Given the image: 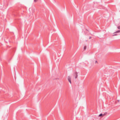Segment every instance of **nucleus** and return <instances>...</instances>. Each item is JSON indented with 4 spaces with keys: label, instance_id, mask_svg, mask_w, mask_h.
<instances>
[{
    "label": "nucleus",
    "instance_id": "1",
    "mask_svg": "<svg viewBox=\"0 0 120 120\" xmlns=\"http://www.w3.org/2000/svg\"><path fill=\"white\" fill-rule=\"evenodd\" d=\"M74 76H75V79H76L78 77L77 73L76 72H75L74 74Z\"/></svg>",
    "mask_w": 120,
    "mask_h": 120
},
{
    "label": "nucleus",
    "instance_id": "2",
    "mask_svg": "<svg viewBox=\"0 0 120 120\" xmlns=\"http://www.w3.org/2000/svg\"><path fill=\"white\" fill-rule=\"evenodd\" d=\"M68 79L69 81L70 82L71 84V78L70 76H68Z\"/></svg>",
    "mask_w": 120,
    "mask_h": 120
},
{
    "label": "nucleus",
    "instance_id": "3",
    "mask_svg": "<svg viewBox=\"0 0 120 120\" xmlns=\"http://www.w3.org/2000/svg\"><path fill=\"white\" fill-rule=\"evenodd\" d=\"M120 32V30H118L117 31H116L114 33H119V32Z\"/></svg>",
    "mask_w": 120,
    "mask_h": 120
},
{
    "label": "nucleus",
    "instance_id": "4",
    "mask_svg": "<svg viewBox=\"0 0 120 120\" xmlns=\"http://www.w3.org/2000/svg\"><path fill=\"white\" fill-rule=\"evenodd\" d=\"M99 116H103V114H100L99 115Z\"/></svg>",
    "mask_w": 120,
    "mask_h": 120
},
{
    "label": "nucleus",
    "instance_id": "5",
    "mask_svg": "<svg viewBox=\"0 0 120 120\" xmlns=\"http://www.w3.org/2000/svg\"><path fill=\"white\" fill-rule=\"evenodd\" d=\"M86 49V46H85L84 47L83 49L84 50H85Z\"/></svg>",
    "mask_w": 120,
    "mask_h": 120
},
{
    "label": "nucleus",
    "instance_id": "6",
    "mask_svg": "<svg viewBox=\"0 0 120 120\" xmlns=\"http://www.w3.org/2000/svg\"><path fill=\"white\" fill-rule=\"evenodd\" d=\"M117 28L119 29H120V26H119L117 27Z\"/></svg>",
    "mask_w": 120,
    "mask_h": 120
},
{
    "label": "nucleus",
    "instance_id": "7",
    "mask_svg": "<svg viewBox=\"0 0 120 120\" xmlns=\"http://www.w3.org/2000/svg\"><path fill=\"white\" fill-rule=\"evenodd\" d=\"M106 114H107V113H105L104 114H103V116H104V115H105Z\"/></svg>",
    "mask_w": 120,
    "mask_h": 120
},
{
    "label": "nucleus",
    "instance_id": "8",
    "mask_svg": "<svg viewBox=\"0 0 120 120\" xmlns=\"http://www.w3.org/2000/svg\"><path fill=\"white\" fill-rule=\"evenodd\" d=\"M37 1V0H34V2H36Z\"/></svg>",
    "mask_w": 120,
    "mask_h": 120
},
{
    "label": "nucleus",
    "instance_id": "9",
    "mask_svg": "<svg viewBox=\"0 0 120 120\" xmlns=\"http://www.w3.org/2000/svg\"><path fill=\"white\" fill-rule=\"evenodd\" d=\"M98 62L97 61H95V63H97Z\"/></svg>",
    "mask_w": 120,
    "mask_h": 120
},
{
    "label": "nucleus",
    "instance_id": "10",
    "mask_svg": "<svg viewBox=\"0 0 120 120\" xmlns=\"http://www.w3.org/2000/svg\"><path fill=\"white\" fill-rule=\"evenodd\" d=\"M117 35V34H114L113 35V36H115Z\"/></svg>",
    "mask_w": 120,
    "mask_h": 120
},
{
    "label": "nucleus",
    "instance_id": "11",
    "mask_svg": "<svg viewBox=\"0 0 120 120\" xmlns=\"http://www.w3.org/2000/svg\"><path fill=\"white\" fill-rule=\"evenodd\" d=\"M91 38V37H89V39H90Z\"/></svg>",
    "mask_w": 120,
    "mask_h": 120
}]
</instances>
